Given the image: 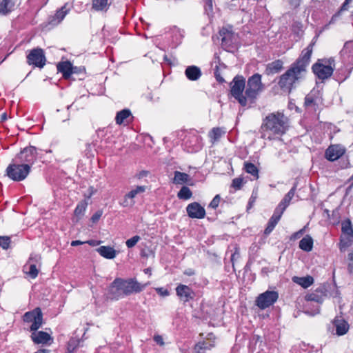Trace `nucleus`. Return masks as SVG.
<instances>
[{
	"instance_id": "1",
	"label": "nucleus",
	"mask_w": 353,
	"mask_h": 353,
	"mask_svg": "<svg viewBox=\"0 0 353 353\" xmlns=\"http://www.w3.org/2000/svg\"><path fill=\"white\" fill-rule=\"evenodd\" d=\"M315 43L316 41L313 39L311 43L301 51L298 59L290 65L285 73L279 77L277 83L282 92L290 94L304 78Z\"/></svg>"
},
{
	"instance_id": "55",
	"label": "nucleus",
	"mask_w": 353,
	"mask_h": 353,
	"mask_svg": "<svg viewBox=\"0 0 353 353\" xmlns=\"http://www.w3.org/2000/svg\"><path fill=\"white\" fill-rule=\"evenodd\" d=\"M257 199V194L252 192L250 198L249 199V201L247 205V210H249L250 208H252L254 203L256 202V200Z\"/></svg>"
},
{
	"instance_id": "31",
	"label": "nucleus",
	"mask_w": 353,
	"mask_h": 353,
	"mask_svg": "<svg viewBox=\"0 0 353 353\" xmlns=\"http://www.w3.org/2000/svg\"><path fill=\"white\" fill-rule=\"evenodd\" d=\"M215 346L214 341L208 343L206 341H200L197 343L194 347L196 353H204L206 350H210Z\"/></svg>"
},
{
	"instance_id": "29",
	"label": "nucleus",
	"mask_w": 353,
	"mask_h": 353,
	"mask_svg": "<svg viewBox=\"0 0 353 353\" xmlns=\"http://www.w3.org/2000/svg\"><path fill=\"white\" fill-rule=\"evenodd\" d=\"M190 181H191V178L189 174L181 172L179 171L174 172V176L173 179V183L175 184H183V183H190Z\"/></svg>"
},
{
	"instance_id": "16",
	"label": "nucleus",
	"mask_w": 353,
	"mask_h": 353,
	"mask_svg": "<svg viewBox=\"0 0 353 353\" xmlns=\"http://www.w3.org/2000/svg\"><path fill=\"white\" fill-rule=\"evenodd\" d=\"M186 212L190 218L201 219L205 216V210L198 202H192L186 207Z\"/></svg>"
},
{
	"instance_id": "36",
	"label": "nucleus",
	"mask_w": 353,
	"mask_h": 353,
	"mask_svg": "<svg viewBox=\"0 0 353 353\" xmlns=\"http://www.w3.org/2000/svg\"><path fill=\"white\" fill-rule=\"evenodd\" d=\"M88 203L85 201H81L79 202L77 205L76 206L74 210V214L76 217H77V219L76 222L79 221L84 214L86 208H87Z\"/></svg>"
},
{
	"instance_id": "48",
	"label": "nucleus",
	"mask_w": 353,
	"mask_h": 353,
	"mask_svg": "<svg viewBox=\"0 0 353 353\" xmlns=\"http://www.w3.org/2000/svg\"><path fill=\"white\" fill-rule=\"evenodd\" d=\"M243 179L241 177L234 178L232 181L231 187L235 190H241L243 185Z\"/></svg>"
},
{
	"instance_id": "53",
	"label": "nucleus",
	"mask_w": 353,
	"mask_h": 353,
	"mask_svg": "<svg viewBox=\"0 0 353 353\" xmlns=\"http://www.w3.org/2000/svg\"><path fill=\"white\" fill-rule=\"evenodd\" d=\"M348 261L347 271L349 274H353V251L349 253Z\"/></svg>"
},
{
	"instance_id": "21",
	"label": "nucleus",
	"mask_w": 353,
	"mask_h": 353,
	"mask_svg": "<svg viewBox=\"0 0 353 353\" xmlns=\"http://www.w3.org/2000/svg\"><path fill=\"white\" fill-rule=\"evenodd\" d=\"M298 181H296L292 188L290 190V191L284 196L283 199L279 203L278 206L276 209L279 211H281L282 213L284 212L287 207L290 205L292 199L294 196L295 192L297 188Z\"/></svg>"
},
{
	"instance_id": "60",
	"label": "nucleus",
	"mask_w": 353,
	"mask_h": 353,
	"mask_svg": "<svg viewBox=\"0 0 353 353\" xmlns=\"http://www.w3.org/2000/svg\"><path fill=\"white\" fill-rule=\"evenodd\" d=\"M134 201H132V200H130L129 198H126V194L125 195V197H124V200L122 202V205L125 207L126 206H130V205H134Z\"/></svg>"
},
{
	"instance_id": "44",
	"label": "nucleus",
	"mask_w": 353,
	"mask_h": 353,
	"mask_svg": "<svg viewBox=\"0 0 353 353\" xmlns=\"http://www.w3.org/2000/svg\"><path fill=\"white\" fill-rule=\"evenodd\" d=\"M145 190V186H137L134 189L126 194V198H129L130 200L133 201V199L135 198L138 194L143 193Z\"/></svg>"
},
{
	"instance_id": "10",
	"label": "nucleus",
	"mask_w": 353,
	"mask_h": 353,
	"mask_svg": "<svg viewBox=\"0 0 353 353\" xmlns=\"http://www.w3.org/2000/svg\"><path fill=\"white\" fill-rule=\"evenodd\" d=\"M26 62L33 68L42 69L47 62L44 50L41 48H36L28 50L26 56Z\"/></svg>"
},
{
	"instance_id": "59",
	"label": "nucleus",
	"mask_w": 353,
	"mask_h": 353,
	"mask_svg": "<svg viewBox=\"0 0 353 353\" xmlns=\"http://www.w3.org/2000/svg\"><path fill=\"white\" fill-rule=\"evenodd\" d=\"M350 246V243L347 241L341 240L339 243V249L341 252H343L346 248Z\"/></svg>"
},
{
	"instance_id": "37",
	"label": "nucleus",
	"mask_w": 353,
	"mask_h": 353,
	"mask_svg": "<svg viewBox=\"0 0 353 353\" xmlns=\"http://www.w3.org/2000/svg\"><path fill=\"white\" fill-rule=\"evenodd\" d=\"M349 73L350 72L347 71L346 68H339L335 72L334 79L339 83H341L348 77Z\"/></svg>"
},
{
	"instance_id": "27",
	"label": "nucleus",
	"mask_w": 353,
	"mask_h": 353,
	"mask_svg": "<svg viewBox=\"0 0 353 353\" xmlns=\"http://www.w3.org/2000/svg\"><path fill=\"white\" fill-rule=\"evenodd\" d=\"M131 115V112L128 109H123L118 112L115 117L116 123L118 125L123 124L124 125H127L130 122Z\"/></svg>"
},
{
	"instance_id": "58",
	"label": "nucleus",
	"mask_w": 353,
	"mask_h": 353,
	"mask_svg": "<svg viewBox=\"0 0 353 353\" xmlns=\"http://www.w3.org/2000/svg\"><path fill=\"white\" fill-rule=\"evenodd\" d=\"M154 341L160 346H163L164 345V341L163 337L161 335L156 334L153 337Z\"/></svg>"
},
{
	"instance_id": "4",
	"label": "nucleus",
	"mask_w": 353,
	"mask_h": 353,
	"mask_svg": "<svg viewBox=\"0 0 353 353\" xmlns=\"http://www.w3.org/2000/svg\"><path fill=\"white\" fill-rule=\"evenodd\" d=\"M148 285L149 283H140L135 278L128 279L117 278L112 283V288L116 290L115 292L112 291V300L119 299L121 296H129L133 293H140Z\"/></svg>"
},
{
	"instance_id": "50",
	"label": "nucleus",
	"mask_w": 353,
	"mask_h": 353,
	"mask_svg": "<svg viewBox=\"0 0 353 353\" xmlns=\"http://www.w3.org/2000/svg\"><path fill=\"white\" fill-rule=\"evenodd\" d=\"M141 239L140 236H138V235H135L133 237L128 239L125 242L126 243V245L128 248H133L137 243L138 241Z\"/></svg>"
},
{
	"instance_id": "42",
	"label": "nucleus",
	"mask_w": 353,
	"mask_h": 353,
	"mask_svg": "<svg viewBox=\"0 0 353 353\" xmlns=\"http://www.w3.org/2000/svg\"><path fill=\"white\" fill-rule=\"evenodd\" d=\"M171 34L172 37L173 38V40L176 43H181L183 34L182 33V31L177 27L174 26L171 29Z\"/></svg>"
},
{
	"instance_id": "35",
	"label": "nucleus",
	"mask_w": 353,
	"mask_h": 353,
	"mask_svg": "<svg viewBox=\"0 0 353 353\" xmlns=\"http://www.w3.org/2000/svg\"><path fill=\"white\" fill-rule=\"evenodd\" d=\"M340 53L342 57L353 58V40L345 42Z\"/></svg>"
},
{
	"instance_id": "14",
	"label": "nucleus",
	"mask_w": 353,
	"mask_h": 353,
	"mask_svg": "<svg viewBox=\"0 0 353 353\" xmlns=\"http://www.w3.org/2000/svg\"><path fill=\"white\" fill-rule=\"evenodd\" d=\"M345 148L339 144L330 145L325 152V157L329 161H334L343 156Z\"/></svg>"
},
{
	"instance_id": "34",
	"label": "nucleus",
	"mask_w": 353,
	"mask_h": 353,
	"mask_svg": "<svg viewBox=\"0 0 353 353\" xmlns=\"http://www.w3.org/2000/svg\"><path fill=\"white\" fill-rule=\"evenodd\" d=\"M243 170L248 174H250L256 179L259 178V169L257 167L251 162L245 161L243 165Z\"/></svg>"
},
{
	"instance_id": "25",
	"label": "nucleus",
	"mask_w": 353,
	"mask_h": 353,
	"mask_svg": "<svg viewBox=\"0 0 353 353\" xmlns=\"http://www.w3.org/2000/svg\"><path fill=\"white\" fill-rule=\"evenodd\" d=\"M282 214L283 213L281 211H279L276 209L274 210L272 216L270 217L268 222L267 227L264 230L265 235L268 236L272 232V230H274V228L281 219Z\"/></svg>"
},
{
	"instance_id": "11",
	"label": "nucleus",
	"mask_w": 353,
	"mask_h": 353,
	"mask_svg": "<svg viewBox=\"0 0 353 353\" xmlns=\"http://www.w3.org/2000/svg\"><path fill=\"white\" fill-rule=\"evenodd\" d=\"M322 99L319 90H312L304 99L303 107L309 113H316L319 108V101Z\"/></svg>"
},
{
	"instance_id": "41",
	"label": "nucleus",
	"mask_w": 353,
	"mask_h": 353,
	"mask_svg": "<svg viewBox=\"0 0 353 353\" xmlns=\"http://www.w3.org/2000/svg\"><path fill=\"white\" fill-rule=\"evenodd\" d=\"M85 69L84 67H77L72 65V77L82 80L85 77Z\"/></svg>"
},
{
	"instance_id": "2",
	"label": "nucleus",
	"mask_w": 353,
	"mask_h": 353,
	"mask_svg": "<svg viewBox=\"0 0 353 353\" xmlns=\"http://www.w3.org/2000/svg\"><path fill=\"white\" fill-rule=\"evenodd\" d=\"M263 89L261 75L259 73L248 78L246 88L245 79L241 75L235 76L230 83V94L242 107L254 103Z\"/></svg>"
},
{
	"instance_id": "43",
	"label": "nucleus",
	"mask_w": 353,
	"mask_h": 353,
	"mask_svg": "<svg viewBox=\"0 0 353 353\" xmlns=\"http://www.w3.org/2000/svg\"><path fill=\"white\" fill-rule=\"evenodd\" d=\"M350 3V1L345 0L339 10L332 17L331 23H334L341 16L342 12L348 10Z\"/></svg>"
},
{
	"instance_id": "40",
	"label": "nucleus",
	"mask_w": 353,
	"mask_h": 353,
	"mask_svg": "<svg viewBox=\"0 0 353 353\" xmlns=\"http://www.w3.org/2000/svg\"><path fill=\"white\" fill-rule=\"evenodd\" d=\"M341 231L343 233L353 237V229L350 219H346L342 222Z\"/></svg>"
},
{
	"instance_id": "39",
	"label": "nucleus",
	"mask_w": 353,
	"mask_h": 353,
	"mask_svg": "<svg viewBox=\"0 0 353 353\" xmlns=\"http://www.w3.org/2000/svg\"><path fill=\"white\" fill-rule=\"evenodd\" d=\"M108 0H92V8L97 11L107 10Z\"/></svg>"
},
{
	"instance_id": "56",
	"label": "nucleus",
	"mask_w": 353,
	"mask_h": 353,
	"mask_svg": "<svg viewBox=\"0 0 353 353\" xmlns=\"http://www.w3.org/2000/svg\"><path fill=\"white\" fill-rule=\"evenodd\" d=\"M155 290L158 294L162 296H167L170 294V292L164 288H157Z\"/></svg>"
},
{
	"instance_id": "23",
	"label": "nucleus",
	"mask_w": 353,
	"mask_h": 353,
	"mask_svg": "<svg viewBox=\"0 0 353 353\" xmlns=\"http://www.w3.org/2000/svg\"><path fill=\"white\" fill-rule=\"evenodd\" d=\"M70 10L67 8V4L63 6L61 8L56 11V13L49 18L48 23L52 26H57L60 23Z\"/></svg>"
},
{
	"instance_id": "7",
	"label": "nucleus",
	"mask_w": 353,
	"mask_h": 353,
	"mask_svg": "<svg viewBox=\"0 0 353 353\" xmlns=\"http://www.w3.org/2000/svg\"><path fill=\"white\" fill-rule=\"evenodd\" d=\"M45 152L46 153H51V150H41L37 149L34 146L30 145L25 148L23 150L18 154L16 159H18L19 163H22L24 165H28L31 170L32 165L36 161L40 152Z\"/></svg>"
},
{
	"instance_id": "61",
	"label": "nucleus",
	"mask_w": 353,
	"mask_h": 353,
	"mask_svg": "<svg viewBox=\"0 0 353 353\" xmlns=\"http://www.w3.org/2000/svg\"><path fill=\"white\" fill-rule=\"evenodd\" d=\"M239 250L236 249L235 250V252L232 254L231 256V261L232 262V263H234V261L236 259V258H239Z\"/></svg>"
},
{
	"instance_id": "28",
	"label": "nucleus",
	"mask_w": 353,
	"mask_h": 353,
	"mask_svg": "<svg viewBox=\"0 0 353 353\" xmlns=\"http://www.w3.org/2000/svg\"><path fill=\"white\" fill-rule=\"evenodd\" d=\"M186 77L190 81H196L202 75L201 69L196 65L188 66L185 70Z\"/></svg>"
},
{
	"instance_id": "49",
	"label": "nucleus",
	"mask_w": 353,
	"mask_h": 353,
	"mask_svg": "<svg viewBox=\"0 0 353 353\" xmlns=\"http://www.w3.org/2000/svg\"><path fill=\"white\" fill-rule=\"evenodd\" d=\"M108 131V128H105L102 130L99 129L97 130V136L98 137L101 139V141H104L105 142H107L109 139V137L107 136V132Z\"/></svg>"
},
{
	"instance_id": "8",
	"label": "nucleus",
	"mask_w": 353,
	"mask_h": 353,
	"mask_svg": "<svg viewBox=\"0 0 353 353\" xmlns=\"http://www.w3.org/2000/svg\"><path fill=\"white\" fill-rule=\"evenodd\" d=\"M30 171L28 165H24L22 163H12L7 167L6 174L14 181H21L27 177Z\"/></svg>"
},
{
	"instance_id": "51",
	"label": "nucleus",
	"mask_w": 353,
	"mask_h": 353,
	"mask_svg": "<svg viewBox=\"0 0 353 353\" xmlns=\"http://www.w3.org/2000/svg\"><path fill=\"white\" fill-rule=\"evenodd\" d=\"M221 200V196L219 194H216L213 199L211 201V202L208 205V208H212V209H216L219 205V203Z\"/></svg>"
},
{
	"instance_id": "9",
	"label": "nucleus",
	"mask_w": 353,
	"mask_h": 353,
	"mask_svg": "<svg viewBox=\"0 0 353 353\" xmlns=\"http://www.w3.org/2000/svg\"><path fill=\"white\" fill-rule=\"evenodd\" d=\"M22 320L24 323H31L29 331L38 330L44 323L42 311L39 307L25 312L22 316Z\"/></svg>"
},
{
	"instance_id": "32",
	"label": "nucleus",
	"mask_w": 353,
	"mask_h": 353,
	"mask_svg": "<svg viewBox=\"0 0 353 353\" xmlns=\"http://www.w3.org/2000/svg\"><path fill=\"white\" fill-rule=\"evenodd\" d=\"M225 132L222 128L216 127L213 128L208 134L209 137L212 143H214L219 141L220 138L224 135Z\"/></svg>"
},
{
	"instance_id": "15",
	"label": "nucleus",
	"mask_w": 353,
	"mask_h": 353,
	"mask_svg": "<svg viewBox=\"0 0 353 353\" xmlns=\"http://www.w3.org/2000/svg\"><path fill=\"white\" fill-rule=\"evenodd\" d=\"M219 35L221 37V46L225 50L230 51L234 48V32L228 28L223 27L219 30Z\"/></svg>"
},
{
	"instance_id": "57",
	"label": "nucleus",
	"mask_w": 353,
	"mask_h": 353,
	"mask_svg": "<svg viewBox=\"0 0 353 353\" xmlns=\"http://www.w3.org/2000/svg\"><path fill=\"white\" fill-rule=\"evenodd\" d=\"M305 232V228L299 230V231L294 232L292 235V239H299L302 236V235L304 234Z\"/></svg>"
},
{
	"instance_id": "33",
	"label": "nucleus",
	"mask_w": 353,
	"mask_h": 353,
	"mask_svg": "<svg viewBox=\"0 0 353 353\" xmlns=\"http://www.w3.org/2000/svg\"><path fill=\"white\" fill-rule=\"evenodd\" d=\"M292 281L303 288H307L313 283L314 279L309 275L303 277L294 276Z\"/></svg>"
},
{
	"instance_id": "5",
	"label": "nucleus",
	"mask_w": 353,
	"mask_h": 353,
	"mask_svg": "<svg viewBox=\"0 0 353 353\" xmlns=\"http://www.w3.org/2000/svg\"><path fill=\"white\" fill-rule=\"evenodd\" d=\"M335 60L333 57L319 59L312 66V72L320 80L329 79L334 72Z\"/></svg>"
},
{
	"instance_id": "13",
	"label": "nucleus",
	"mask_w": 353,
	"mask_h": 353,
	"mask_svg": "<svg viewBox=\"0 0 353 353\" xmlns=\"http://www.w3.org/2000/svg\"><path fill=\"white\" fill-rule=\"evenodd\" d=\"M175 290L176 296L183 303L193 300L195 297V292L188 285L180 283L176 286Z\"/></svg>"
},
{
	"instance_id": "19",
	"label": "nucleus",
	"mask_w": 353,
	"mask_h": 353,
	"mask_svg": "<svg viewBox=\"0 0 353 353\" xmlns=\"http://www.w3.org/2000/svg\"><path fill=\"white\" fill-rule=\"evenodd\" d=\"M201 141V137L198 134L188 136L185 143V146L188 148V152H195L201 150L203 146Z\"/></svg>"
},
{
	"instance_id": "46",
	"label": "nucleus",
	"mask_w": 353,
	"mask_h": 353,
	"mask_svg": "<svg viewBox=\"0 0 353 353\" xmlns=\"http://www.w3.org/2000/svg\"><path fill=\"white\" fill-rule=\"evenodd\" d=\"M94 145L92 143H87L84 150V155L88 158H92L94 156Z\"/></svg>"
},
{
	"instance_id": "12",
	"label": "nucleus",
	"mask_w": 353,
	"mask_h": 353,
	"mask_svg": "<svg viewBox=\"0 0 353 353\" xmlns=\"http://www.w3.org/2000/svg\"><path fill=\"white\" fill-rule=\"evenodd\" d=\"M278 298L279 293L277 292L267 290L257 296L255 305L261 310H264L276 303Z\"/></svg>"
},
{
	"instance_id": "24",
	"label": "nucleus",
	"mask_w": 353,
	"mask_h": 353,
	"mask_svg": "<svg viewBox=\"0 0 353 353\" xmlns=\"http://www.w3.org/2000/svg\"><path fill=\"white\" fill-rule=\"evenodd\" d=\"M333 325L338 336L344 335L349 330V324L342 316H336L333 320Z\"/></svg>"
},
{
	"instance_id": "63",
	"label": "nucleus",
	"mask_w": 353,
	"mask_h": 353,
	"mask_svg": "<svg viewBox=\"0 0 353 353\" xmlns=\"http://www.w3.org/2000/svg\"><path fill=\"white\" fill-rule=\"evenodd\" d=\"M272 271V270H270V268L269 267H263L262 269H261V273L263 274H265V275H268V274L269 272H270Z\"/></svg>"
},
{
	"instance_id": "3",
	"label": "nucleus",
	"mask_w": 353,
	"mask_h": 353,
	"mask_svg": "<svg viewBox=\"0 0 353 353\" xmlns=\"http://www.w3.org/2000/svg\"><path fill=\"white\" fill-rule=\"evenodd\" d=\"M288 129V119L284 114L276 112L268 114L263 119L260 128L261 137L268 135L270 140L284 134Z\"/></svg>"
},
{
	"instance_id": "26",
	"label": "nucleus",
	"mask_w": 353,
	"mask_h": 353,
	"mask_svg": "<svg viewBox=\"0 0 353 353\" xmlns=\"http://www.w3.org/2000/svg\"><path fill=\"white\" fill-rule=\"evenodd\" d=\"M283 69V61L281 59L275 60L266 65L265 74L266 75H273L280 72Z\"/></svg>"
},
{
	"instance_id": "17",
	"label": "nucleus",
	"mask_w": 353,
	"mask_h": 353,
	"mask_svg": "<svg viewBox=\"0 0 353 353\" xmlns=\"http://www.w3.org/2000/svg\"><path fill=\"white\" fill-rule=\"evenodd\" d=\"M30 338L34 344L50 345L53 342V338L48 332L44 331H30Z\"/></svg>"
},
{
	"instance_id": "22",
	"label": "nucleus",
	"mask_w": 353,
	"mask_h": 353,
	"mask_svg": "<svg viewBox=\"0 0 353 353\" xmlns=\"http://www.w3.org/2000/svg\"><path fill=\"white\" fill-rule=\"evenodd\" d=\"M20 4V0H2L0 2V15L6 16Z\"/></svg>"
},
{
	"instance_id": "45",
	"label": "nucleus",
	"mask_w": 353,
	"mask_h": 353,
	"mask_svg": "<svg viewBox=\"0 0 353 353\" xmlns=\"http://www.w3.org/2000/svg\"><path fill=\"white\" fill-rule=\"evenodd\" d=\"M11 239L8 236H0V247L3 250H8L10 248Z\"/></svg>"
},
{
	"instance_id": "62",
	"label": "nucleus",
	"mask_w": 353,
	"mask_h": 353,
	"mask_svg": "<svg viewBox=\"0 0 353 353\" xmlns=\"http://www.w3.org/2000/svg\"><path fill=\"white\" fill-rule=\"evenodd\" d=\"M83 243H85V242H83V241H81L79 240H75V241H72L71 242V245L73 247H75L77 245H83Z\"/></svg>"
},
{
	"instance_id": "6",
	"label": "nucleus",
	"mask_w": 353,
	"mask_h": 353,
	"mask_svg": "<svg viewBox=\"0 0 353 353\" xmlns=\"http://www.w3.org/2000/svg\"><path fill=\"white\" fill-rule=\"evenodd\" d=\"M325 294L322 290H316L314 292H311L305 295V303L303 305L305 312L310 315H314L319 313V304L323 301Z\"/></svg>"
},
{
	"instance_id": "38",
	"label": "nucleus",
	"mask_w": 353,
	"mask_h": 353,
	"mask_svg": "<svg viewBox=\"0 0 353 353\" xmlns=\"http://www.w3.org/2000/svg\"><path fill=\"white\" fill-rule=\"evenodd\" d=\"M192 196V192L187 186H183L177 193V197L181 200H188Z\"/></svg>"
},
{
	"instance_id": "30",
	"label": "nucleus",
	"mask_w": 353,
	"mask_h": 353,
	"mask_svg": "<svg viewBox=\"0 0 353 353\" xmlns=\"http://www.w3.org/2000/svg\"><path fill=\"white\" fill-rule=\"evenodd\" d=\"M313 239L310 235H306L299 241V248L305 252H310L313 248Z\"/></svg>"
},
{
	"instance_id": "64",
	"label": "nucleus",
	"mask_w": 353,
	"mask_h": 353,
	"mask_svg": "<svg viewBox=\"0 0 353 353\" xmlns=\"http://www.w3.org/2000/svg\"><path fill=\"white\" fill-rule=\"evenodd\" d=\"M205 5L208 7V9L212 10V0H204Z\"/></svg>"
},
{
	"instance_id": "47",
	"label": "nucleus",
	"mask_w": 353,
	"mask_h": 353,
	"mask_svg": "<svg viewBox=\"0 0 353 353\" xmlns=\"http://www.w3.org/2000/svg\"><path fill=\"white\" fill-rule=\"evenodd\" d=\"M97 252L103 257L110 259V246H101Z\"/></svg>"
},
{
	"instance_id": "18",
	"label": "nucleus",
	"mask_w": 353,
	"mask_h": 353,
	"mask_svg": "<svg viewBox=\"0 0 353 353\" xmlns=\"http://www.w3.org/2000/svg\"><path fill=\"white\" fill-rule=\"evenodd\" d=\"M57 71L62 74V77L65 80L76 81V77H72V64L67 60L60 61L57 64Z\"/></svg>"
},
{
	"instance_id": "20",
	"label": "nucleus",
	"mask_w": 353,
	"mask_h": 353,
	"mask_svg": "<svg viewBox=\"0 0 353 353\" xmlns=\"http://www.w3.org/2000/svg\"><path fill=\"white\" fill-rule=\"evenodd\" d=\"M40 259V256L37 254H31L28 263L24 266V268L27 270L26 271V273L31 278V279H35L39 274V270L37 268L36 263L39 261Z\"/></svg>"
},
{
	"instance_id": "54",
	"label": "nucleus",
	"mask_w": 353,
	"mask_h": 353,
	"mask_svg": "<svg viewBox=\"0 0 353 353\" xmlns=\"http://www.w3.org/2000/svg\"><path fill=\"white\" fill-rule=\"evenodd\" d=\"M102 214H103V212L102 210H97V212H94V214L91 216L90 218V221H92V223H96L99 221V220L101 219V217L102 216Z\"/></svg>"
},
{
	"instance_id": "52",
	"label": "nucleus",
	"mask_w": 353,
	"mask_h": 353,
	"mask_svg": "<svg viewBox=\"0 0 353 353\" xmlns=\"http://www.w3.org/2000/svg\"><path fill=\"white\" fill-rule=\"evenodd\" d=\"M214 77H215L216 80L219 83L222 84L225 82V79L221 77L220 71H219V68L217 65L214 69Z\"/></svg>"
}]
</instances>
